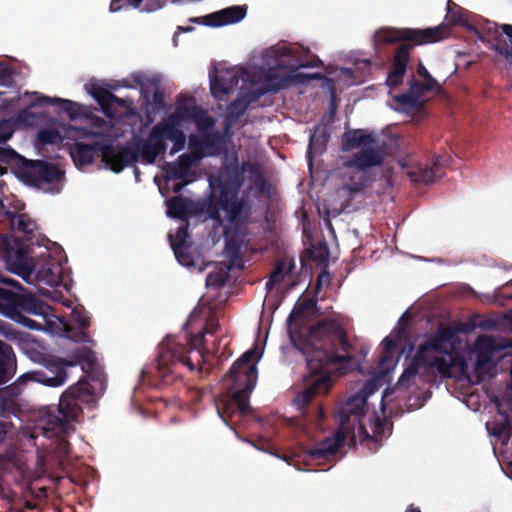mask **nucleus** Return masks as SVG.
Masks as SVG:
<instances>
[{
  "instance_id": "1",
  "label": "nucleus",
  "mask_w": 512,
  "mask_h": 512,
  "mask_svg": "<svg viewBox=\"0 0 512 512\" xmlns=\"http://www.w3.org/2000/svg\"><path fill=\"white\" fill-rule=\"evenodd\" d=\"M314 298L298 301L287 318L288 331L294 347L301 351L307 362L309 376L304 388L297 392L293 404L303 410L316 396L326 394L331 385L330 367L338 364H353L354 345L350 342L344 325L336 318L325 317L311 325L306 335L293 336L292 327L299 319H305L316 308Z\"/></svg>"
},
{
  "instance_id": "2",
  "label": "nucleus",
  "mask_w": 512,
  "mask_h": 512,
  "mask_svg": "<svg viewBox=\"0 0 512 512\" xmlns=\"http://www.w3.org/2000/svg\"><path fill=\"white\" fill-rule=\"evenodd\" d=\"M71 271L66 268V308L71 309L69 318L66 317V380L68 369L80 366L83 376L77 383L66 389V438L75 428L71 422H79L83 418V409L77 403L92 402L95 389L90 381L102 383L105 378L104 368L99 362L94 350L96 341L90 331L91 316L79 299L71 293L73 280Z\"/></svg>"
},
{
  "instance_id": "3",
  "label": "nucleus",
  "mask_w": 512,
  "mask_h": 512,
  "mask_svg": "<svg viewBox=\"0 0 512 512\" xmlns=\"http://www.w3.org/2000/svg\"><path fill=\"white\" fill-rule=\"evenodd\" d=\"M248 172V180L263 193L267 181L259 164L245 161L241 167L228 168L229 179L214 178L210 180V194L202 202L201 211L209 219L221 222L220 211L230 227L224 229L225 255L232 264L241 259L243 247L249 244L248 223L251 216V206L243 199L238 198L243 183V173Z\"/></svg>"
},
{
  "instance_id": "4",
  "label": "nucleus",
  "mask_w": 512,
  "mask_h": 512,
  "mask_svg": "<svg viewBox=\"0 0 512 512\" xmlns=\"http://www.w3.org/2000/svg\"><path fill=\"white\" fill-rule=\"evenodd\" d=\"M0 256L6 268L29 284L56 286L62 282L64 268L61 261L52 257L49 248L36 252L18 239L0 236Z\"/></svg>"
},
{
  "instance_id": "5",
  "label": "nucleus",
  "mask_w": 512,
  "mask_h": 512,
  "mask_svg": "<svg viewBox=\"0 0 512 512\" xmlns=\"http://www.w3.org/2000/svg\"><path fill=\"white\" fill-rule=\"evenodd\" d=\"M179 125V115L171 114L154 125L145 139L117 145L118 165H116L114 173L122 172L125 167L133 165L139 159L144 164H154L157 158L167 151V140L173 143L170 155L183 150L186 145V135Z\"/></svg>"
},
{
  "instance_id": "6",
  "label": "nucleus",
  "mask_w": 512,
  "mask_h": 512,
  "mask_svg": "<svg viewBox=\"0 0 512 512\" xmlns=\"http://www.w3.org/2000/svg\"><path fill=\"white\" fill-rule=\"evenodd\" d=\"M258 358L256 349L246 351L225 375V380L231 381V384L215 399V407L227 425L235 415L244 416L250 412L249 399L257 382V368L252 362Z\"/></svg>"
},
{
  "instance_id": "7",
  "label": "nucleus",
  "mask_w": 512,
  "mask_h": 512,
  "mask_svg": "<svg viewBox=\"0 0 512 512\" xmlns=\"http://www.w3.org/2000/svg\"><path fill=\"white\" fill-rule=\"evenodd\" d=\"M451 29L449 25L441 24L435 27L420 28H393L384 27L375 33V41L379 44L403 42L395 50L392 70L388 73L386 83L395 88L402 83L410 59L413 46L439 42L448 37Z\"/></svg>"
},
{
  "instance_id": "8",
  "label": "nucleus",
  "mask_w": 512,
  "mask_h": 512,
  "mask_svg": "<svg viewBox=\"0 0 512 512\" xmlns=\"http://www.w3.org/2000/svg\"><path fill=\"white\" fill-rule=\"evenodd\" d=\"M1 237L13 238L9 232H0ZM0 260L3 262L2 256ZM0 283L22 289L16 280L0 272ZM49 306L34 294H18L0 287V313L31 330L55 333L56 323L49 317Z\"/></svg>"
},
{
  "instance_id": "9",
  "label": "nucleus",
  "mask_w": 512,
  "mask_h": 512,
  "mask_svg": "<svg viewBox=\"0 0 512 512\" xmlns=\"http://www.w3.org/2000/svg\"><path fill=\"white\" fill-rule=\"evenodd\" d=\"M219 324L215 316L210 315L203 331L199 334H185L183 341L167 337L159 347L157 370L162 377L170 372V367L181 364L190 371L200 366L203 361L204 335L214 334Z\"/></svg>"
},
{
  "instance_id": "10",
  "label": "nucleus",
  "mask_w": 512,
  "mask_h": 512,
  "mask_svg": "<svg viewBox=\"0 0 512 512\" xmlns=\"http://www.w3.org/2000/svg\"><path fill=\"white\" fill-rule=\"evenodd\" d=\"M365 395L356 393L338 408L340 429L332 436L326 437L314 447L306 451V455L312 460L329 459L334 456L344 443L349 430L359 426L364 440H372L373 437L367 432L362 424V417L366 413Z\"/></svg>"
},
{
  "instance_id": "11",
  "label": "nucleus",
  "mask_w": 512,
  "mask_h": 512,
  "mask_svg": "<svg viewBox=\"0 0 512 512\" xmlns=\"http://www.w3.org/2000/svg\"><path fill=\"white\" fill-rule=\"evenodd\" d=\"M278 57H290L296 61L294 70L282 75L276 68H270L265 74V86L268 91L277 92L289 88L293 83H304L306 80L323 78L321 73L302 74L296 70L300 68L319 67L322 61L315 55H309V49L297 45H283L276 49Z\"/></svg>"
},
{
  "instance_id": "12",
  "label": "nucleus",
  "mask_w": 512,
  "mask_h": 512,
  "mask_svg": "<svg viewBox=\"0 0 512 512\" xmlns=\"http://www.w3.org/2000/svg\"><path fill=\"white\" fill-rule=\"evenodd\" d=\"M69 154L77 168L91 164L96 155L100 156L105 166L113 172L118 165L117 145L107 139L92 140L90 143L77 142L70 147Z\"/></svg>"
},
{
  "instance_id": "13",
  "label": "nucleus",
  "mask_w": 512,
  "mask_h": 512,
  "mask_svg": "<svg viewBox=\"0 0 512 512\" xmlns=\"http://www.w3.org/2000/svg\"><path fill=\"white\" fill-rule=\"evenodd\" d=\"M61 176L60 169L45 160L25 159L20 171H17V178L23 183L41 189L59 181Z\"/></svg>"
},
{
  "instance_id": "14",
  "label": "nucleus",
  "mask_w": 512,
  "mask_h": 512,
  "mask_svg": "<svg viewBox=\"0 0 512 512\" xmlns=\"http://www.w3.org/2000/svg\"><path fill=\"white\" fill-rule=\"evenodd\" d=\"M55 103L64 108L63 98H50L34 92L29 106L19 112V120L28 126H41L45 123H53L55 118L49 116L44 108Z\"/></svg>"
},
{
  "instance_id": "15",
  "label": "nucleus",
  "mask_w": 512,
  "mask_h": 512,
  "mask_svg": "<svg viewBox=\"0 0 512 512\" xmlns=\"http://www.w3.org/2000/svg\"><path fill=\"white\" fill-rule=\"evenodd\" d=\"M41 362L52 375L43 370H35L22 375L19 380H31L48 387L61 386L64 383V358L41 355Z\"/></svg>"
},
{
  "instance_id": "16",
  "label": "nucleus",
  "mask_w": 512,
  "mask_h": 512,
  "mask_svg": "<svg viewBox=\"0 0 512 512\" xmlns=\"http://www.w3.org/2000/svg\"><path fill=\"white\" fill-rule=\"evenodd\" d=\"M246 14V5H235L210 13L204 17L190 18L189 21L210 27H222L240 22L245 18Z\"/></svg>"
},
{
  "instance_id": "17",
  "label": "nucleus",
  "mask_w": 512,
  "mask_h": 512,
  "mask_svg": "<svg viewBox=\"0 0 512 512\" xmlns=\"http://www.w3.org/2000/svg\"><path fill=\"white\" fill-rule=\"evenodd\" d=\"M64 392L59 397L58 412L61 415L55 414L54 408H48L42 417L43 425L41 426L42 433L47 438H55L59 444L64 441Z\"/></svg>"
},
{
  "instance_id": "18",
  "label": "nucleus",
  "mask_w": 512,
  "mask_h": 512,
  "mask_svg": "<svg viewBox=\"0 0 512 512\" xmlns=\"http://www.w3.org/2000/svg\"><path fill=\"white\" fill-rule=\"evenodd\" d=\"M88 91L100 105L102 112L109 118L116 117L117 111L114 109V105L119 107L127 106L126 100L118 98L98 83H91Z\"/></svg>"
},
{
  "instance_id": "19",
  "label": "nucleus",
  "mask_w": 512,
  "mask_h": 512,
  "mask_svg": "<svg viewBox=\"0 0 512 512\" xmlns=\"http://www.w3.org/2000/svg\"><path fill=\"white\" fill-rule=\"evenodd\" d=\"M384 161V153L380 148H362L354 153L346 162L347 167H353L358 170L379 166Z\"/></svg>"
},
{
  "instance_id": "20",
  "label": "nucleus",
  "mask_w": 512,
  "mask_h": 512,
  "mask_svg": "<svg viewBox=\"0 0 512 512\" xmlns=\"http://www.w3.org/2000/svg\"><path fill=\"white\" fill-rule=\"evenodd\" d=\"M175 114H178L180 118L182 115H185L188 119L192 120L198 132L202 135L214 131L215 119L209 116L207 111L199 106L179 107Z\"/></svg>"
},
{
  "instance_id": "21",
  "label": "nucleus",
  "mask_w": 512,
  "mask_h": 512,
  "mask_svg": "<svg viewBox=\"0 0 512 512\" xmlns=\"http://www.w3.org/2000/svg\"><path fill=\"white\" fill-rule=\"evenodd\" d=\"M238 76L230 70L221 71L211 79L210 90L215 98L221 99L238 85Z\"/></svg>"
},
{
  "instance_id": "22",
  "label": "nucleus",
  "mask_w": 512,
  "mask_h": 512,
  "mask_svg": "<svg viewBox=\"0 0 512 512\" xmlns=\"http://www.w3.org/2000/svg\"><path fill=\"white\" fill-rule=\"evenodd\" d=\"M476 360L474 370L481 373L485 367L491 362L495 345L491 337L479 336L475 341Z\"/></svg>"
},
{
  "instance_id": "23",
  "label": "nucleus",
  "mask_w": 512,
  "mask_h": 512,
  "mask_svg": "<svg viewBox=\"0 0 512 512\" xmlns=\"http://www.w3.org/2000/svg\"><path fill=\"white\" fill-rule=\"evenodd\" d=\"M16 357L12 347L0 340V385L8 382L16 372Z\"/></svg>"
},
{
  "instance_id": "24",
  "label": "nucleus",
  "mask_w": 512,
  "mask_h": 512,
  "mask_svg": "<svg viewBox=\"0 0 512 512\" xmlns=\"http://www.w3.org/2000/svg\"><path fill=\"white\" fill-rule=\"evenodd\" d=\"M374 143H376V138L373 134L366 133L363 129H354L342 135L341 146L343 151H350Z\"/></svg>"
},
{
  "instance_id": "25",
  "label": "nucleus",
  "mask_w": 512,
  "mask_h": 512,
  "mask_svg": "<svg viewBox=\"0 0 512 512\" xmlns=\"http://www.w3.org/2000/svg\"><path fill=\"white\" fill-rule=\"evenodd\" d=\"M197 162L191 155L186 153L180 155L174 162H168L165 171L169 179L182 180L190 172L191 167Z\"/></svg>"
},
{
  "instance_id": "26",
  "label": "nucleus",
  "mask_w": 512,
  "mask_h": 512,
  "mask_svg": "<svg viewBox=\"0 0 512 512\" xmlns=\"http://www.w3.org/2000/svg\"><path fill=\"white\" fill-rule=\"evenodd\" d=\"M193 202L183 196H174L166 201L167 215L174 219L184 220L190 213Z\"/></svg>"
},
{
  "instance_id": "27",
  "label": "nucleus",
  "mask_w": 512,
  "mask_h": 512,
  "mask_svg": "<svg viewBox=\"0 0 512 512\" xmlns=\"http://www.w3.org/2000/svg\"><path fill=\"white\" fill-rule=\"evenodd\" d=\"M447 19L451 25H462L467 27L470 31H473L479 39L483 40L480 32L477 28L467 24V13L466 11L455 4L452 0L447 1Z\"/></svg>"
},
{
  "instance_id": "28",
  "label": "nucleus",
  "mask_w": 512,
  "mask_h": 512,
  "mask_svg": "<svg viewBox=\"0 0 512 512\" xmlns=\"http://www.w3.org/2000/svg\"><path fill=\"white\" fill-rule=\"evenodd\" d=\"M330 139V133L325 127L317 126L310 136L307 156L312 161V153L320 154L326 149V145Z\"/></svg>"
},
{
  "instance_id": "29",
  "label": "nucleus",
  "mask_w": 512,
  "mask_h": 512,
  "mask_svg": "<svg viewBox=\"0 0 512 512\" xmlns=\"http://www.w3.org/2000/svg\"><path fill=\"white\" fill-rule=\"evenodd\" d=\"M247 108L248 102L243 98H237L227 106L223 128L225 133L229 132L232 125L246 112Z\"/></svg>"
},
{
  "instance_id": "30",
  "label": "nucleus",
  "mask_w": 512,
  "mask_h": 512,
  "mask_svg": "<svg viewBox=\"0 0 512 512\" xmlns=\"http://www.w3.org/2000/svg\"><path fill=\"white\" fill-rule=\"evenodd\" d=\"M225 131L220 133L219 131H213L203 135V144L207 156L219 155L225 146Z\"/></svg>"
},
{
  "instance_id": "31",
  "label": "nucleus",
  "mask_w": 512,
  "mask_h": 512,
  "mask_svg": "<svg viewBox=\"0 0 512 512\" xmlns=\"http://www.w3.org/2000/svg\"><path fill=\"white\" fill-rule=\"evenodd\" d=\"M440 171L439 157H437L432 165H427L424 168H418L415 171L409 172V177L413 182L430 184L432 183Z\"/></svg>"
},
{
  "instance_id": "32",
  "label": "nucleus",
  "mask_w": 512,
  "mask_h": 512,
  "mask_svg": "<svg viewBox=\"0 0 512 512\" xmlns=\"http://www.w3.org/2000/svg\"><path fill=\"white\" fill-rule=\"evenodd\" d=\"M188 236V225L180 226L174 235H169L170 245L174 251V254L182 264H188L184 261L183 253Z\"/></svg>"
},
{
  "instance_id": "33",
  "label": "nucleus",
  "mask_w": 512,
  "mask_h": 512,
  "mask_svg": "<svg viewBox=\"0 0 512 512\" xmlns=\"http://www.w3.org/2000/svg\"><path fill=\"white\" fill-rule=\"evenodd\" d=\"M75 106L76 104L73 101L66 99V114L72 120L83 117L88 119L90 124L95 127H101L103 125V119L98 116H95L88 108L80 106L78 107V111L76 112L74 110Z\"/></svg>"
},
{
  "instance_id": "34",
  "label": "nucleus",
  "mask_w": 512,
  "mask_h": 512,
  "mask_svg": "<svg viewBox=\"0 0 512 512\" xmlns=\"http://www.w3.org/2000/svg\"><path fill=\"white\" fill-rule=\"evenodd\" d=\"M431 351L447 353L444 342H441L437 335L426 340L424 343L420 344L418 350L416 352L417 359L426 361V357H430L429 353Z\"/></svg>"
},
{
  "instance_id": "35",
  "label": "nucleus",
  "mask_w": 512,
  "mask_h": 512,
  "mask_svg": "<svg viewBox=\"0 0 512 512\" xmlns=\"http://www.w3.org/2000/svg\"><path fill=\"white\" fill-rule=\"evenodd\" d=\"M394 101L407 113H417L424 107V101L417 99L408 91L394 97Z\"/></svg>"
},
{
  "instance_id": "36",
  "label": "nucleus",
  "mask_w": 512,
  "mask_h": 512,
  "mask_svg": "<svg viewBox=\"0 0 512 512\" xmlns=\"http://www.w3.org/2000/svg\"><path fill=\"white\" fill-rule=\"evenodd\" d=\"M25 157L18 154L11 147H1L0 146V164L10 165L12 169H14V173L17 176V171H20L22 167V163L25 162Z\"/></svg>"
},
{
  "instance_id": "37",
  "label": "nucleus",
  "mask_w": 512,
  "mask_h": 512,
  "mask_svg": "<svg viewBox=\"0 0 512 512\" xmlns=\"http://www.w3.org/2000/svg\"><path fill=\"white\" fill-rule=\"evenodd\" d=\"M423 366L422 360L417 359V354L413 357L409 365L404 369L403 373L399 377L397 386L399 388H408L411 379H413L419 372V368Z\"/></svg>"
},
{
  "instance_id": "38",
  "label": "nucleus",
  "mask_w": 512,
  "mask_h": 512,
  "mask_svg": "<svg viewBox=\"0 0 512 512\" xmlns=\"http://www.w3.org/2000/svg\"><path fill=\"white\" fill-rule=\"evenodd\" d=\"M469 328L463 323H454L450 326L440 325L436 335L444 344L450 342L458 333L468 332Z\"/></svg>"
},
{
  "instance_id": "39",
  "label": "nucleus",
  "mask_w": 512,
  "mask_h": 512,
  "mask_svg": "<svg viewBox=\"0 0 512 512\" xmlns=\"http://www.w3.org/2000/svg\"><path fill=\"white\" fill-rule=\"evenodd\" d=\"M423 366L435 368L439 374L444 377L451 376V363L443 356L426 357V361H422Z\"/></svg>"
},
{
  "instance_id": "40",
  "label": "nucleus",
  "mask_w": 512,
  "mask_h": 512,
  "mask_svg": "<svg viewBox=\"0 0 512 512\" xmlns=\"http://www.w3.org/2000/svg\"><path fill=\"white\" fill-rule=\"evenodd\" d=\"M18 74L17 68L0 61V86L11 88L15 86V76Z\"/></svg>"
},
{
  "instance_id": "41",
  "label": "nucleus",
  "mask_w": 512,
  "mask_h": 512,
  "mask_svg": "<svg viewBox=\"0 0 512 512\" xmlns=\"http://www.w3.org/2000/svg\"><path fill=\"white\" fill-rule=\"evenodd\" d=\"M189 149H190V152L187 154L191 155L192 158L196 161H200L204 157L207 156V153L205 151V146L203 144V136L200 138L194 134L190 135L189 136Z\"/></svg>"
},
{
  "instance_id": "42",
  "label": "nucleus",
  "mask_w": 512,
  "mask_h": 512,
  "mask_svg": "<svg viewBox=\"0 0 512 512\" xmlns=\"http://www.w3.org/2000/svg\"><path fill=\"white\" fill-rule=\"evenodd\" d=\"M37 140L40 145L55 144L62 137L56 129H41L37 133Z\"/></svg>"
},
{
  "instance_id": "43",
  "label": "nucleus",
  "mask_w": 512,
  "mask_h": 512,
  "mask_svg": "<svg viewBox=\"0 0 512 512\" xmlns=\"http://www.w3.org/2000/svg\"><path fill=\"white\" fill-rule=\"evenodd\" d=\"M285 263L278 261L266 283V286L271 289L273 286L280 284L284 280Z\"/></svg>"
},
{
  "instance_id": "44",
  "label": "nucleus",
  "mask_w": 512,
  "mask_h": 512,
  "mask_svg": "<svg viewBox=\"0 0 512 512\" xmlns=\"http://www.w3.org/2000/svg\"><path fill=\"white\" fill-rule=\"evenodd\" d=\"M433 90V88L426 83H421L414 77L409 82L408 92L415 96L417 99H421V97L427 93L428 91Z\"/></svg>"
},
{
  "instance_id": "45",
  "label": "nucleus",
  "mask_w": 512,
  "mask_h": 512,
  "mask_svg": "<svg viewBox=\"0 0 512 512\" xmlns=\"http://www.w3.org/2000/svg\"><path fill=\"white\" fill-rule=\"evenodd\" d=\"M511 429V420L507 415H504L503 421L496 424V427L493 430V434L498 437H501L503 435L510 436Z\"/></svg>"
},
{
  "instance_id": "46",
  "label": "nucleus",
  "mask_w": 512,
  "mask_h": 512,
  "mask_svg": "<svg viewBox=\"0 0 512 512\" xmlns=\"http://www.w3.org/2000/svg\"><path fill=\"white\" fill-rule=\"evenodd\" d=\"M417 74L423 78L424 83L431 86L433 89L439 87L438 82L431 76V74L421 62L418 64Z\"/></svg>"
},
{
  "instance_id": "47",
  "label": "nucleus",
  "mask_w": 512,
  "mask_h": 512,
  "mask_svg": "<svg viewBox=\"0 0 512 512\" xmlns=\"http://www.w3.org/2000/svg\"><path fill=\"white\" fill-rule=\"evenodd\" d=\"M226 278L221 273H209L206 277V285L214 288H221L225 285Z\"/></svg>"
},
{
  "instance_id": "48",
  "label": "nucleus",
  "mask_w": 512,
  "mask_h": 512,
  "mask_svg": "<svg viewBox=\"0 0 512 512\" xmlns=\"http://www.w3.org/2000/svg\"><path fill=\"white\" fill-rule=\"evenodd\" d=\"M65 449H66V460H67L68 457H69V454H70V443L68 442L67 439H66ZM66 479H69V481L72 484L78 485V486H82L85 483V481L82 479V477L74 476L73 474H71V472L68 469V465L67 464H66Z\"/></svg>"
},
{
  "instance_id": "49",
  "label": "nucleus",
  "mask_w": 512,
  "mask_h": 512,
  "mask_svg": "<svg viewBox=\"0 0 512 512\" xmlns=\"http://www.w3.org/2000/svg\"><path fill=\"white\" fill-rule=\"evenodd\" d=\"M398 342L399 339H394L389 336L385 337L381 343L382 351H385L386 354L394 353V350L397 347Z\"/></svg>"
},
{
  "instance_id": "50",
  "label": "nucleus",
  "mask_w": 512,
  "mask_h": 512,
  "mask_svg": "<svg viewBox=\"0 0 512 512\" xmlns=\"http://www.w3.org/2000/svg\"><path fill=\"white\" fill-rule=\"evenodd\" d=\"M386 422L384 419L376 417L373 425V434L376 438H382L384 436V428Z\"/></svg>"
},
{
  "instance_id": "51",
  "label": "nucleus",
  "mask_w": 512,
  "mask_h": 512,
  "mask_svg": "<svg viewBox=\"0 0 512 512\" xmlns=\"http://www.w3.org/2000/svg\"><path fill=\"white\" fill-rule=\"evenodd\" d=\"M13 134L11 126L3 122L0 124V143H5Z\"/></svg>"
},
{
  "instance_id": "52",
  "label": "nucleus",
  "mask_w": 512,
  "mask_h": 512,
  "mask_svg": "<svg viewBox=\"0 0 512 512\" xmlns=\"http://www.w3.org/2000/svg\"><path fill=\"white\" fill-rule=\"evenodd\" d=\"M393 354L394 353H385V351H381V354H380V357H379V360H378V365L380 368L382 369H388V367L392 364L393 362Z\"/></svg>"
},
{
  "instance_id": "53",
  "label": "nucleus",
  "mask_w": 512,
  "mask_h": 512,
  "mask_svg": "<svg viewBox=\"0 0 512 512\" xmlns=\"http://www.w3.org/2000/svg\"><path fill=\"white\" fill-rule=\"evenodd\" d=\"M495 50L498 54L502 55L506 62L512 67V48L505 44L504 46H497Z\"/></svg>"
},
{
  "instance_id": "54",
  "label": "nucleus",
  "mask_w": 512,
  "mask_h": 512,
  "mask_svg": "<svg viewBox=\"0 0 512 512\" xmlns=\"http://www.w3.org/2000/svg\"><path fill=\"white\" fill-rule=\"evenodd\" d=\"M13 424L10 421L0 420V442L4 441L6 435L12 429Z\"/></svg>"
},
{
  "instance_id": "55",
  "label": "nucleus",
  "mask_w": 512,
  "mask_h": 512,
  "mask_svg": "<svg viewBox=\"0 0 512 512\" xmlns=\"http://www.w3.org/2000/svg\"><path fill=\"white\" fill-rule=\"evenodd\" d=\"M375 389V383L372 381H368L359 393L365 395V401L367 402L368 396L371 395L375 391Z\"/></svg>"
},
{
  "instance_id": "56",
  "label": "nucleus",
  "mask_w": 512,
  "mask_h": 512,
  "mask_svg": "<svg viewBox=\"0 0 512 512\" xmlns=\"http://www.w3.org/2000/svg\"><path fill=\"white\" fill-rule=\"evenodd\" d=\"M315 414H316V424L320 425L321 422L325 418V411H324L323 407L318 405L316 408Z\"/></svg>"
},
{
  "instance_id": "57",
  "label": "nucleus",
  "mask_w": 512,
  "mask_h": 512,
  "mask_svg": "<svg viewBox=\"0 0 512 512\" xmlns=\"http://www.w3.org/2000/svg\"><path fill=\"white\" fill-rule=\"evenodd\" d=\"M502 32L510 38V42L512 45V25L511 24H502L500 26Z\"/></svg>"
},
{
  "instance_id": "58",
  "label": "nucleus",
  "mask_w": 512,
  "mask_h": 512,
  "mask_svg": "<svg viewBox=\"0 0 512 512\" xmlns=\"http://www.w3.org/2000/svg\"><path fill=\"white\" fill-rule=\"evenodd\" d=\"M187 184V182H180V183H176L174 186H173V191L175 193H179L183 187Z\"/></svg>"
},
{
  "instance_id": "59",
  "label": "nucleus",
  "mask_w": 512,
  "mask_h": 512,
  "mask_svg": "<svg viewBox=\"0 0 512 512\" xmlns=\"http://www.w3.org/2000/svg\"><path fill=\"white\" fill-rule=\"evenodd\" d=\"M405 512H422L421 509L414 504H410L407 506Z\"/></svg>"
},
{
  "instance_id": "60",
  "label": "nucleus",
  "mask_w": 512,
  "mask_h": 512,
  "mask_svg": "<svg viewBox=\"0 0 512 512\" xmlns=\"http://www.w3.org/2000/svg\"><path fill=\"white\" fill-rule=\"evenodd\" d=\"M178 30H181L183 32H190V31L193 30V27H181V26H179Z\"/></svg>"
},
{
  "instance_id": "61",
  "label": "nucleus",
  "mask_w": 512,
  "mask_h": 512,
  "mask_svg": "<svg viewBox=\"0 0 512 512\" xmlns=\"http://www.w3.org/2000/svg\"><path fill=\"white\" fill-rule=\"evenodd\" d=\"M7 173V169L0 164V176Z\"/></svg>"
},
{
  "instance_id": "62",
  "label": "nucleus",
  "mask_w": 512,
  "mask_h": 512,
  "mask_svg": "<svg viewBox=\"0 0 512 512\" xmlns=\"http://www.w3.org/2000/svg\"><path fill=\"white\" fill-rule=\"evenodd\" d=\"M134 173H135L136 178L138 179L140 172L137 167H134Z\"/></svg>"
},
{
  "instance_id": "63",
  "label": "nucleus",
  "mask_w": 512,
  "mask_h": 512,
  "mask_svg": "<svg viewBox=\"0 0 512 512\" xmlns=\"http://www.w3.org/2000/svg\"><path fill=\"white\" fill-rule=\"evenodd\" d=\"M58 320H59V322H60L62 325H64V316H63V315L58 316Z\"/></svg>"
},
{
  "instance_id": "64",
  "label": "nucleus",
  "mask_w": 512,
  "mask_h": 512,
  "mask_svg": "<svg viewBox=\"0 0 512 512\" xmlns=\"http://www.w3.org/2000/svg\"><path fill=\"white\" fill-rule=\"evenodd\" d=\"M158 97L161 98V95H158V93H155L154 94V99L156 100Z\"/></svg>"
}]
</instances>
